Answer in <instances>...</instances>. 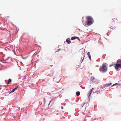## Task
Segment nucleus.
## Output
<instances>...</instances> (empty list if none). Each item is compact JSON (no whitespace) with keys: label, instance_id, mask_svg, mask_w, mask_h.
Wrapping results in <instances>:
<instances>
[{"label":"nucleus","instance_id":"f03ea898","mask_svg":"<svg viewBox=\"0 0 121 121\" xmlns=\"http://www.w3.org/2000/svg\"><path fill=\"white\" fill-rule=\"evenodd\" d=\"M100 71L103 72H106L107 70V68L105 64H103L102 66H101L99 69Z\"/></svg>","mask_w":121,"mask_h":121},{"label":"nucleus","instance_id":"f8f14e48","mask_svg":"<svg viewBox=\"0 0 121 121\" xmlns=\"http://www.w3.org/2000/svg\"><path fill=\"white\" fill-rule=\"evenodd\" d=\"M120 85V84H118V83H115V84H114L112 86H112H114L115 85Z\"/></svg>","mask_w":121,"mask_h":121},{"label":"nucleus","instance_id":"2eb2a0df","mask_svg":"<svg viewBox=\"0 0 121 121\" xmlns=\"http://www.w3.org/2000/svg\"><path fill=\"white\" fill-rule=\"evenodd\" d=\"M115 65V64H112V65H109V66L111 67V66H114Z\"/></svg>","mask_w":121,"mask_h":121},{"label":"nucleus","instance_id":"423d86ee","mask_svg":"<svg viewBox=\"0 0 121 121\" xmlns=\"http://www.w3.org/2000/svg\"><path fill=\"white\" fill-rule=\"evenodd\" d=\"M66 42L68 44H69L71 43V41L70 40L68 39H66Z\"/></svg>","mask_w":121,"mask_h":121},{"label":"nucleus","instance_id":"9d476101","mask_svg":"<svg viewBox=\"0 0 121 121\" xmlns=\"http://www.w3.org/2000/svg\"><path fill=\"white\" fill-rule=\"evenodd\" d=\"M76 94L77 96H79L80 94V92L79 91H78L76 92Z\"/></svg>","mask_w":121,"mask_h":121},{"label":"nucleus","instance_id":"dca6fc26","mask_svg":"<svg viewBox=\"0 0 121 121\" xmlns=\"http://www.w3.org/2000/svg\"><path fill=\"white\" fill-rule=\"evenodd\" d=\"M95 79V78L94 77H92L91 78V81H93V80H94Z\"/></svg>","mask_w":121,"mask_h":121},{"label":"nucleus","instance_id":"6e6552de","mask_svg":"<svg viewBox=\"0 0 121 121\" xmlns=\"http://www.w3.org/2000/svg\"><path fill=\"white\" fill-rule=\"evenodd\" d=\"M112 84L111 83H110L109 84H105V86H108L111 85Z\"/></svg>","mask_w":121,"mask_h":121},{"label":"nucleus","instance_id":"1a4fd4ad","mask_svg":"<svg viewBox=\"0 0 121 121\" xmlns=\"http://www.w3.org/2000/svg\"><path fill=\"white\" fill-rule=\"evenodd\" d=\"M117 63H121V59H118L117 61Z\"/></svg>","mask_w":121,"mask_h":121},{"label":"nucleus","instance_id":"ddd939ff","mask_svg":"<svg viewBox=\"0 0 121 121\" xmlns=\"http://www.w3.org/2000/svg\"><path fill=\"white\" fill-rule=\"evenodd\" d=\"M53 101V102H54L55 101V100H54V99H52L49 102V104H48V105L49 104H50V103L51 102V101Z\"/></svg>","mask_w":121,"mask_h":121},{"label":"nucleus","instance_id":"6ab92c4d","mask_svg":"<svg viewBox=\"0 0 121 121\" xmlns=\"http://www.w3.org/2000/svg\"><path fill=\"white\" fill-rule=\"evenodd\" d=\"M63 107H62V106H61V109H63Z\"/></svg>","mask_w":121,"mask_h":121},{"label":"nucleus","instance_id":"f257e3e1","mask_svg":"<svg viewBox=\"0 0 121 121\" xmlns=\"http://www.w3.org/2000/svg\"><path fill=\"white\" fill-rule=\"evenodd\" d=\"M87 20H86V24L90 26L92 24L93 22V20L92 17L90 16H88L86 17Z\"/></svg>","mask_w":121,"mask_h":121},{"label":"nucleus","instance_id":"20e7f679","mask_svg":"<svg viewBox=\"0 0 121 121\" xmlns=\"http://www.w3.org/2000/svg\"><path fill=\"white\" fill-rule=\"evenodd\" d=\"M94 88H92L90 91L87 94V95L88 97H89L91 95V94L92 93V91L93 90H94Z\"/></svg>","mask_w":121,"mask_h":121},{"label":"nucleus","instance_id":"7ed1b4c3","mask_svg":"<svg viewBox=\"0 0 121 121\" xmlns=\"http://www.w3.org/2000/svg\"><path fill=\"white\" fill-rule=\"evenodd\" d=\"M114 67L117 71L118 70V69L120 68H121V64L119 63H117L114 66Z\"/></svg>","mask_w":121,"mask_h":121},{"label":"nucleus","instance_id":"0eeeda50","mask_svg":"<svg viewBox=\"0 0 121 121\" xmlns=\"http://www.w3.org/2000/svg\"><path fill=\"white\" fill-rule=\"evenodd\" d=\"M87 54V55H88V56L89 58V59L90 60H91V55H90V52H88Z\"/></svg>","mask_w":121,"mask_h":121},{"label":"nucleus","instance_id":"9b49d317","mask_svg":"<svg viewBox=\"0 0 121 121\" xmlns=\"http://www.w3.org/2000/svg\"><path fill=\"white\" fill-rule=\"evenodd\" d=\"M11 80L10 78H9L8 80V84H9L11 82Z\"/></svg>","mask_w":121,"mask_h":121},{"label":"nucleus","instance_id":"f3484780","mask_svg":"<svg viewBox=\"0 0 121 121\" xmlns=\"http://www.w3.org/2000/svg\"><path fill=\"white\" fill-rule=\"evenodd\" d=\"M18 87V86H17V87H16L14 89V90H16L17 89V88Z\"/></svg>","mask_w":121,"mask_h":121},{"label":"nucleus","instance_id":"a211bd4d","mask_svg":"<svg viewBox=\"0 0 121 121\" xmlns=\"http://www.w3.org/2000/svg\"><path fill=\"white\" fill-rule=\"evenodd\" d=\"M43 101H44V102L45 103V100L44 99H43Z\"/></svg>","mask_w":121,"mask_h":121},{"label":"nucleus","instance_id":"4468645a","mask_svg":"<svg viewBox=\"0 0 121 121\" xmlns=\"http://www.w3.org/2000/svg\"><path fill=\"white\" fill-rule=\"evenodd\" d=\"M15 90L14 89H13L11 92L10 93H12L14 92V91H15Z\"/></svg>","mask_w":121,"mask_h":121},{"label":"nucleus","instance_id":"39448f33","mask_svg":"<svg viewBox=\"0 0 121 121\" xmlns=\"http://www.w3.org/2000/svg\"><path fill=\"white\" fill-rule=\"evenodd\" d=\"M78 39V40H80L79 38L78 37H72L71 38V40H73L75 39Z\"/></svg>","mask_w":121,"mask_h":121}]
</instances>
